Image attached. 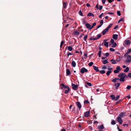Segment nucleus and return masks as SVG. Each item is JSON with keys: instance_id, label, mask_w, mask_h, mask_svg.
Listing matches in <instances>:
<instances>
[{"instance_id": "50", "label": "nucleus", "mask_w": 131, "mask_h": 131, "mask_svg": "<svg viewBox=\"0 0 131 131\" xmlns=\"http://www.w3.org/2000/svg\"><path fill=\"white\" fill-rule=\"evenodd\" d=\"M103 8V6L101 5H99V10H101Z\"/></svg>"}, {"instance_id": "20", "label": "nucleus", "mask_w": 131, "mask_h": 131, "mask_svg": "<svg viewBox=\"0 0 131 131\" xmlns=\"http://www.w3.org/2000/svg\"><path fill=\"white\" fill-rule=\"evenodd\" d=\"M121 57L119 56L117 57L116 61L117 62L120 61H121Z\"/></svg>"}, {"instance_id": "61", "label": "nucleus", "mask_w": 131, "mask_h": 131, "mask_svg": "<svg viewBox=\"0 0 131 131\" xmlns=\"http://www.w3.org/2000/svg\"><path fill=\"white\" fill-rule=\"evenodd\" d=\"M108 14L110 15H113L114 14V13L112 12H109L108 13Z\"/></svg>"}, {"instance_id": "36", "label": "nucleus", "mask_w": 131, "mask_h": 131, "mask_svg": "<svg viewBox=\"0 0 131 131\" xmlns=\"http://www.w3.org/2000/svg\"><path fill=\"white\" fill-rule=\"evenodd\" d=\"M116 124L115 121L114 120H112L111 122V124L112 125H114L115 124Z\"/></svg>"}, {"instance_id": "30", "label": "nucleus", "mask_w": 131, "mask_h": 131, "mask_svg": "<svg viewBox=\"0 0 131 131\" xmlns=\"http://www.w3.org/2000/svg\"><path fill=\"white\" fill-rule=\"evenodd\" d=\"M63 8H66V3L65 2H63Z\"/></svg>"}, {"instance_id": "32", "label": "nucleus", "mask_w": 131, "mask_h": 131, "mask_svg": "<svg viewBox=\"0 0 131 131\" xmlns=\"http://www.w3.org/2000/svg\"><path fill=\"white\" fill-rule=\"evenodd\" d=\"M112 71H108L106 73V75L107 76H108L111 73Z\"/></svg>"}, {"instance_id": "52", "label": "nucleus", "mask_w": 131, "mask_h": 131, "mask_svg": "<svg viewBox=\"0 0 131 131\" xmlns=\"http://www.w3.org/2000/svg\"><path fill=\"white\" fill-rule=\"evenodd\" d=\"M87 84L89 86H92V84L90 83H89V82L87 83Z\"/></svg>"}, {"instance_id": "45", "label": "nucleus", "mask_w": 131, "mask_h": 131, "mask_svg": "<svg viewBox=\"0 0 131 131\" xmlns=\"http://www.w3.org/2000/svg\"><path fill=\"white\" fill-rule=\"evenodd\" d=\"M84 104H87L89 103V102L88 100H86L84 101Z\"/></svg>"}, {"instance_id": "5", "label": "nucleus", "mask_w": 131, "mask_h": 131, "mask_svg": "<svg viewBox=\"0 0 131 131\" xmlns=\"http://www.w3.org/2000/svg\"><path fill=\"white\" fill-rule=\"evenodd\" d=\"M72 89L74 90H77V88L78 87V85H75L74 84H72Z\"/></svg>"}, {"instance_id": "46", "label": "nucleus", "mask_w": 131, "mask_h": 131, "mask_svg": "<svg viewBox=\"0 0 131 131\" xmlns=\"http://www.w3.org/2000/svg\"><path fill=\"white\" fill-rule=\"evenodd\" d=\"M131 88V86L130 85H128L127 87L126 88L127 89L129 90Z\"/></svg>"}, {"instance_id": "17", "label": "nucleus", "mask_w": 131, "mask_h": 131, "mask_svg": "<svg viewBox=\"0 0 131 131\" xmlns=\"http://www.w3.org/2000/svg\"><path fill=\"white\" fill-rule=\"evenodd\" d=\"M98 128L99 129H104V127L103 125H102L98 127Z\"/></svg>"}, {"instance_id": "25", "label": "nucleus", "mask_w": 131, "mask_h": 131, "mask_svg": "<svg viewBox=\"0 0 131 131\" xmlns=\"http://www.w3.org/2000/svg\"><path fill=\"white\" fill-rule=\"evenodd\" d=\"M110 97H111L112 99L113 100H115V95H110Z\"/></svg>"}, {"instance_id": "27", "label": "nucleus", "mask_w": 131, "mask_h": 131, "mask_svg": "<svg viewBox=\"0 0 131 131\" xmlns=\"http://www.w3.org/2000/svg\"><path fill=\"white\" fill-rule=\"evenodd\" d=\"M99 71L100 73L101 74H104L105 72V71L104 70H103L100 71Z\"/></svg>"}, {"instance_id": "3", "label": "nucleus", "mask_w": 131, "mask_h": 131, "mask_svg": "<svg viewBox=\"0 0 131 131\" xmlns=\"http://www.w3.org/2000/svg\"><path fill=\"white\" fill-rule=\"evenodd\" d=\"M88 71V70L84 67H83L81 69L80 72L82 74L85 72H87Z\"/></svg>"}, {"instance_id": "18", "label": "nucleus", "mask_w": 131, "mask_h": 131, "mask_svg": "<svg viewBox=\"0 0 131 131\" xmlns=\"http://www.w3.org/2000/svg\"><path fill=\"white\" fill-rule=\"evenodd\" d=\"M85 26L88 28L90 29V28L91 27L90 25L88 23L86 24H85Z\"/></svg>"}, {"instance_id": "15", "label": "nucleus", "mask_w": 131, "mask_h": 131, "mask_svg": "<svg viewBox=\"0 0 131 131\" xmlns=\"http://www.w3.org/2000/svg\"><path fill=\"white\" fill-rule=\"evenodd\" d=\"M108 30L107 28H106L102 32V34L103 35H105L106 32H108Z\"/></svg>"}, {"instance_id": "28", "label": "nucleus", "mask_w": 131, "mask_h": 131, "mask_svg": "<svg viewBox=\"0 0 131 131\" xmlns=\"http://www.w3.org/2000/svg\"><path fill=\"white\" fill-rule=\"evenodd\" d=\"M129 68L128 67H127L124 70V72H128L129 70Z\"/></svg>"}, {"instance_id": "35", "label": "nucleus", "mask_w": 131, "mask_h": 131, "mask_svg": "<svg viewBox=\"0 0 131 131\" xmlns=\"http://www.w3.org/2000/svg\"><path fill=\"white\" fill-rule=\"evenodd\" d=\"M93 64V62H91L88 64V65L90 67H91Z\"/></svg>"}, {"instance_id": "21", "label": "nucleus", "mask_w": 131, "mask_h": 131, "mask_svg": "<svg viewBox=\"0 0 131 131\" xmlns=\"http://www.w3.org/2000/svg\"><path fill=\"white\" fill-rule=\"evenodd\" d=\"M87 16H92L93 17H94V15L93 14L91 13H89L88 14Z\"/></svg>"}, {"instance_id": "64", "label": "nucleus", "mask_w": 131, "mask_h": 131, "mask_svg": "<svg viewBox=\"0 0 131 131\" xmlns=\"http://www.w3.org/2000/svg\"><path fill=\"white\" fill-rule=\"evenodd\" d=\"M103 14V13H102L99 16V17L100 18H101L102 17V15Z\"/></svg>"}, {"instance_id": "42", "label": "nucleus", "mask_w": 131, "mask_h": 131, "mask_svg": "<svg viewBox=\"0 0 131 131\" xmlns=\"http://www.w3.org/2000/svg\"><path fill=\"white\" fill-rule=\"evenodd\" d=\"M131 52V49H128V50L127 52V53H128V54L130 52Z\"/></svg>"}, {"instance_id": "55", "label": "nucleus", "mask_w": 131, "mask_h": 131, "mask_svg": "<svg viewBox=\"0 0 131 131\" xmlns=\"http://www.w3.org/2000/svg\"><path fill=\"white\" fill-rule=\"evenodd\" d=\"M109 3H111L113 2L114 0H107Z\"/></svg>"}, {"instance_id": "6", "label": "nucleus", "mask_w": 131, "mask_h": 131, "mask_svg": "<svg viewBox=\"0 0 131 131\" xmlns=\"http://www.w3.org/2000/svg\"><path fill=\"white\" fill-rule=\"evenodd\" d=\"M90 113V111L85 112L84 113V116L85 117H87L89 116Z\"/></svg>"}, {"instance_id": "16", "label": "nucleus", "mask_w": 131, "mask_h": 131, "mask_svg": "<svg viewBox=\"0 0 131 131\" xmlns=\"http://www.w3.org/2000/svg\"><path fill=\"white\" fill-rule=\"evenodd\" d=\"M71 65L73 67H75L76 66V63L74 61H73L72 62Z\"/></svg>"}, {"instance_id": "19", "label": "nucleus", "mask_w": 131, "mask_h": 131, "mask_svg": "<svg viewBox=\"0 0 131 131\" xmlns=\"http://www.w3.org/2000/svg\"><path fill=\"white\" fill-rule=\"evenodd\" d=\"M66 74L67 75H69L71 74V72L70 70L69 69H68L66 70Z\"/></svg>"}, {"instance_id": "24", "label": "nucleus", "mask_w": 131, "mask_h": 131, "mask_svg": "<svg viewBox=\"0 0 131 131\" xmlns=\"http://www.w3.org/2000/svg\"><path fill=\"white\" fill-rule=\"evenodd\" d=\"M68 50L70 51H71L73 50V48L70 46L68 47Z\"/></svg>"}, {"instance_id": "4", "label": "nucleus", "mask_w": 131, "mask_h": 131, "mask_svg": "<svg viewBox=\"0 0 131 131\" xmlns=\"http://www.w3.org/2000/svg\"><path fill=\"white\" fill-rule=\"evenodd\" d=\"M117 121L120 124H122L123 122V121L122 120V118L118 116L116 118Z\"/></svg>"}, {"instance_id": "54", "label": "nucleus", "mask_w": 131, "mask_h": 131, "mask_svg": "<svg viewBox=\"0 0 131 131\" xmlns=\"http://www.w3.org/2000/svg\"><path fill=\"white\" fill-rule=\"evenodd\" d=\"M98 5H99V3H98L97 4V5H96V8L97 9H98L99 8V6H98Z\"/></svg>"}, {"instance_id": "31", "label": "nucleus", "mask_w": 131, "mask_h": 131, "mask_svg": "<svg viewBox=\"0 0 131 131\" xmlns=\"http://www.w3.org/2000/svg\"><path fill=\"white\" fill-rule=\"evenodd\" d=\"M96 23H94L93 24L92 27L90 28V29H92L94 26L96 25Z\"/></svg>"}, {"instance_id": "11", "label": "nucleus", "mask_w": 131, "mask_h": 131, "mask_svg": "<svg viewBox=\"0 0 131 131\" xmlns=\"http://www.w3.org/2000/svg\"><path fill=\"white\" fill-rule=\"evenodd\" d=\"M60 85L62 86H63V87H64V89H69L70 88L68 86L66 85H64V84H61Z\"/></svg>"}, {"instance_id": "7", "label": "nucleus", "mask_w": 131, "mask_h": 131, "mask_svg": "<svg viewBox=\"0 0 131 131\" xmlns=\"http://www.w3.org/2000/svg\"><path fill=\"white\" fill-rule=\"evenodd\" d=\"M108 40L105 39L104 40V45L106 47H108V42H106V41H107Z\"/></svg>"}, {"instance_id": "33", "label": "nucleus", "mask_w": 131, "mask_h": 131, "mask_svg": "<svg viewBox=\"0 0 131 131\" xmlns=\"http://www.w3.org/2000/svg\"><path fill=\"white\" fill-rule=\"evenodd\" d=\"M113 43V45L112 46V47L113 48H114L117 46V44L116 42H115Z\"/></svg>"}, {"instance_id": "29", "label": "nucleus", "mask_w": 131, "mask_h": 131, "mask_svg": "<svg viewBox=\"0 0 131 131\" xmlns=\"http://www.w3.org/2000/svg\"><path fill=\"white\" fill-rule=\"evenodd\" d=\"M79 32L77 30H76L74 32V34L75 35H77L79 34Z\"/></svg>"}, {"instance_id": "2", "label": "nucleus", "mask_w": 131, "mask_h": 131, "mask_svg": "<svg viewBox=\"0 0 131 131\" xmlns=\"http://www.w3.org/2000/svg\"><path fill=\"white\" fill-rule=\"evenodd\" d=\"M121 69L119 66H117L116 68V70H114V73H118L119 71H121Z\"/></svg>"}, {"instance_id": "38", "label": "nucleus", "mask_w": 131, "mask_h": 131, "mask_svg": "<svg viewBox=\"0 0 131 131\" xmlns=\"http://www.w3.org/2000/svg\"><path fill=\"white\" fill-rule=\"evenodd\" d=\"M88 37V35H87L84 37V40L85 41H86V39Z\"/></svg>"}, {"instance_id": "9", "label": "nucleus", "mask_w": 131, "mask_h": 131, "mask_svg": "<svg viewBox=\"0 0 131 131\" xmlns=\"http://www.w3.org/2000/svg\"><path fill=\"white\" fill-rule=\"evenodd\" d=\"M125 116V113L124 112H122L119 115V117L122 118Z\"/></svg>"}, {"instance_id": "26", "label": "nucleus", "mask_w": 131, "mask_h": 131, "mask_svg": "<svg viewBox=\"0 0 131 131\" xmlns=\"http://www.w3.org/2000/svg\"><path fill=\"white\" fill-rule=\"evenodd\" d=\"M113 25V24H110L109 26H108V27L106 28H107V29L108 30L109 29H110L112 27Z\"/></svg>"}, {"instance_id": "12", "label": "nucleus", "mask_w": 131, "mask_h": 131, "mask_svg": "<svg viewBox=\"0 0 131 131\" xmlns=\"http://www.w3.org/2000/svg\"><path fill=\"white\" fill-rule=\"evenodd\" d=\"M93 67L94 69L95 70L96 72H98L99 71V70L97 67L95 66H93Z\"/></svg>"}, {"instance_id": "60", "label": "nucleus", "mask_w": 131, "mask_h": 131, "mask_svg": "<svg viewBox=\"0 0 131 131\" xmlns=\"http://www.w3.org/2000/svg\"><path fill=\"white\" fill-rule=\"evenodd\" d=\"M102 3L104 4H105L106 1V0H102Z\"/></svg>"}, {"instance_id": "51", "label": "nucleus", "mask_w": 131, "mask_h": 131, "mask_svg": "<svg viewBox=\"0 0 131 131\" xmlns=\"http://www.w3.org/2000/svg\"><path fill=\"white\" fill-rule=\"evenodd\" d=\"M103 67L102 68V69H105L107 68L105 65H103Z\"/></svg>"}, {"instance_id": "8", "label": "nucleus", "mask_w": 131, "mask_h": 131, "mask_svg": "<svg viewBox=\"0 0 131 131\" xmlns=\"http://www.w3.org/2000/svg\"><path fill=\"white\" fill-rule=\"evenodd\" d=\"M124 42L126 45H129L130 43V41L129 40H126L124 41Z\"/></svg>"}, {"instance_id": "23", "label": "nucleus", "mask_w": 131, "mask_h": 131, "mask_svg": "<svg viewBox=\"0 0 131 131\" xmlns=\"http://www.w3.org/2000/svg\"><path fill=\"white\" fill-rule=\"evenodd\" d=\"M131 61V60L130 59H128L124 61V62H126L127 63H129Z\"/></svg>"}, {"instance_id": "48", "label": "nucleus", "mask_w": 131, "mask_h": 131, "mask_svg": "<svg viewBox=\"0 0 131 131\" xmlns=\"http://www.w3.org/2000/svg\"><path fill=\"white\" fill-rule=\"evenodd\" d=\"M127 59H128L129 58L130 59V60H131V56L130 55H128L127 57Z\"/></svg>"}, {"instance_id": "39", "label": "nucleus", "mask_w": 131, "mask_h": 131, "mask_svg": "<svg viewBox=\"0 0 131 131\" xmlns=\"http://www.w3.org/2000/svg\"><path fill=\"white\" fill-rule=\"evenodd\" d=\"M102 51L101 50L100 51L99 53H98V55L99 56V57H101V53Z\"/></svg>"}, {"instance_id": "41", "label": "nucleus", "mask_w": 131, "mask_h": 131, "mask_svg": "<svg viewBox=\"0 0 131 131\" xmlns=\"http://www.w3.org/2000/svg\"><path fill=\"white\" fill-rule=\"evenodd\" d=\"M117 14L119 16H120L121 15V13L120 11H118L117 12Z\"/></svg>"}, {"instance_id": "1", "label": "nucleus", "mask_w": 131, "mask_h": 131, "mask_svg": "<svg viewBox=\"0 0 131 131\" xmlns=\"http://www.w3.org/2000/svg\"><path fill=\"white\" fill-rule=\"evenodd\" d=\"M118 76L119 78H120L119 79V78H115L116 79V81L120 80V81L123 82H124L125 81V78L127 77L125 73H122L119 74Z\"/></svg>"}, {"instance_id": "62", "label": "nucleus", "mask_w": 131, "mask_h": 131, "mask_svg": "<svg viewBox=\"0 0 131 131\" xmlns=\"http://www.w3.org/2000/svg\"><path fill=\"white\" fill-rule=\"evenodd\" d=\"M109 55V54L108 53H106L105 56L106 57H108Z\"/></svg>"}, {"instance_id": "47", "label": "nucleus", "mask_w": 131, "mask_h": 131, "mask_svg": "<svg viewBox=\"0 0 131 131\" xmlns=\"http://www.w3.org/2000/svg\"><path fill=\"white\" fill-rule=\"evenodd\" d=\"M119 97H120L119 95L117 96V97H116V98H115V101H117L118 99L119 98Z\"/></svg>"}, {"instance_id": "57", "label": "nucleus", "mask_w": 131, "mask_h": 131, "mask_svg": "<svg viewBox=\"0 0 131 131\" xmlns=\"http://www.w3.org/2000/svg\"><path fill=\"white\" fill-rule=\"evenodd\" d=\"M103 20H101L100 23L101 24L100 25H102V26L103 25Z\"/></svg>"}, {"instance_id": "58", "label": "nucleus", "mask_w": 131, "mask_h": 131, "mask_svg": "<svg viewBox=\"0 0 131 131\" xmlns=\"http://www.w3.org/2000/svg\"><path fill=\"white\" fill-rule=\"evenodd\" d=\"M112 64H115L117 63L116 62V61L115 60H114L112 62Z\"/></svg>"}, {"instance_id": "49", "label": "nucleus", "mask_w": 131, "mask_h": 131, "mask_svg": "<svg viewBox=\"0 0 131 131\" xmlns=\"http://www.w3.org/2000/svg\"><path fill=\"white\" fill-rule=\"evenodd\" d=\"M110 50L111 51H113L114 52L115 51V50L113 48H110Z\"/></svg>"}, {"instance_id": "56", "label": "nucleus", "mask_w": 131, "mask_h": 131, "mask_svg": "<svg viewBox=\"0 0 131 131\" xmlns=\"http://www.w3.org/2000/svg\"><path fill=\"white\" fill-rule=\"evenodd\" d=\"M72 53L70 52H68L67 54V55L68 57H69V56L70 55H72Z\"/></svg>"}, {"instance_id": "59", "label": "nucleus", "mask_w": 131, "mask_h": 131, "mask_svg": "<svg viewBox=\"0 0 131 131\" xmlns=\"http://www.w3.org/2000/svg\"><path fill=\"white\" fill-rule=\"evenodd\" d=\"M86 21L85 19H83V23L84 24L86 23Z\"/></svg>"}, {"instance_id": "44", "label": "nucleus", "mask_w": 131, "mask_h": 131, "mask_svg": "<svg viewBox=\"0 0 131 131\" xmlns=\"http://www.w3.org/2000/svg\"><path fill=\"white\" fill-rule=\"evenodd\" d=\"M112 81L113 82L115 83L117 82V81L116 79L115 78L113 80H112Z\"/></svg>"}, {"instance_id": "14", "label": "nucleus", "mask_w": 131, "mask_h": 131, "mask_svg": "<svg viewBox=\"0 0 131 131\" xmlns=\"http://www.w3.org/2000/svg\"><path fill=\"white\" fill-rule=\"evenodd\" d=\"M118 36V35L117 34H114L113 36V38L114 39L116 40L117 39Z\"/></svg>"}, {"instance_id": "53", "label": "nucleus", "mask_w": 131, "mask_h": 131, "mask_svg": "<svg viewBox=\"0 0 131 131\" xmlns=\"http://www.w3.org/2000/svg\"><path fill=\"white\" fill-rule=\"evenodd\" d=\"M114 40L113 39H111L110 41V42L112 43H114Z\"/></svg>"}, {"instance_id": "63", "label": "nucleus", "mask_w": 131, "mask_h": 131, "mask_svg": "<svg viewBox=\"0 0 131 131\" xmlns=\"http://www.w3.org/2000/svg\"><path fill=\"white\" fill-rule=\"evenodd\" d=\"M128 76L129 77L131 78V73H129L128 74Z\"/></svg>"}, {"instance_id": "13", "label": "nucleus", "mask_w": 131, "mask_h": 131, "mask_svg": "<svg viewBox=\"0 0 131 131\" xmlns=\"http://www.w3.org/2000/svg\"><path fill=\"white\" fill-rule=\"evenodd\" d=\"M120 85V83H115L114 85V86H115L116 89H117Z\"/></svg>"}, {"instance_id": "34", "label": "nucleus", "mask_w": 131, "mask_h": 131, "mask_svg": "<svg viewBox=\"0 0 131 131\" xmlns=\"http://www.w3.org/2000/svg\"><path fill=\"white\" fill-rule=\"evenodd\" d=\"M64 43V41H61V44L60 45V48H61L62 47V46L63 45Z\"/></svg>"}, {"instance_id": "22", "label": "nucleus", "mask_w": 131, "mask_h": 131, "mask_svg": "<svg viewBox=\"0 0 131 131\" xmlns=\"http://www.w3.org/2000/svg\"><path fill=\"white\" fill-rule=\"evenodd\" d=\"M103 64H105L106 63H108V62L107 60H105L103 61Z\"/></svg>"}, {"instance_id": "10", "label": "nucleus", "mask_w": 131, "mask_h": 131, "mask_svg": "<svg viewBox=\"0 0 131 131\" xmlns=\"http://www.w3.org/2000/svg\"><path fill=\"white\" fill-rule=\"evenodd\" d=\"M76 103L77 106L79 108V110H80L82 106L80 103L79 102H76Z\"/></svg>"}, {"instance_id": "37", "label": "nucleus", "mask_w": 131, "mask_h": 131, "mask_svg": "<svg viewBox=\"0 0 131 131\" xmlns=\"http://www.w3.org/2000/svg\"><path fill=\"white\" fill-rule=\"evenodd\" d=\"M70 90V88L69 89H67V90H65V93L67 94L68 93Z\"/></svg>"}, {"instance_id": "43", "label": "nucleus", "mask_w": 131, "mask_h": 131, "mask_svg": "<svg viewBox=\"0 0 131 131\" xmlns=\"http://www.w3.org/2000/svg\"><path fill=\"white\" fill-rule=\"evenodd\" d=\"M101 36V35L100 34H98L97 35V39H98L100 38Z\"/></svg>"}, {"instance_id": "40", "label": "nucleus", "mask_w": 131, "mask_h": 131, "mask_svg": "<svg viewBox=\"0 0 131 131\" xmlns=\"http://www.w3.org/2000/svg\"><path fill=\"white\" fill-rule=\"evenodd\" d=\"M79 14L81 16H83L82 15H83V13L81 11V10H80L79 11Z\"/></svg>"}]
</instances>
